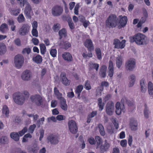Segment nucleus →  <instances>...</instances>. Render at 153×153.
I'll use <instances>...</instances> for the list:
<instances>
[{"label": "nucleus", "instance_id": "nucleus-1", "mask_svg": "<svg viewBox=\"0 0 153 153\" xmlns=\"http://www.w3.org/2000/svg\"><path fill=\"white\" fill-rule=\"evenodd\" d=\"M120 18L119 21L118 18L115 14L110 15L105 21L106 27L109 28H114L116 26L119 29L125 27L127 24L128 19L126 16H119Z\"/></svg>", "mask_w": 153, "mask_h": 153}, {"label": "nucleus", "instance_id": "nucleus-2", "mask_svg": "<svg viewBox=\"0 0 153 153\" xmlns=\"http://www.w3.org/2000/svg\"><path fill=\"white\" fill-rule=\"evenodd\" d=\"M145 37V36L144 35L138 33L133 36L130 37L129 40L131 43L135 42L138 45H143L146 44Z\"/></svg>", "mask_w": 153, "mask_h": 153}, {"label": "nucleus", "instance_id": "nucleus-3", "mask_svg": "<svg viewBox=\"0 0 153 153\" xmlns=\"http://www.w3.org/2000/svg\"><path fill=\"white\" fill-rule=\"evenodd\" d=\"M13 98L14 102L19 105H22L25 101V98L22 94L16 92L13 94Z\"/></svg>", "mask_w": 153, "mask_h": 153}, {"label": "nucleus", "instance_id": "nucleus-4", "mask_svg": "<svg viewBox=\"0 0 153 153\" xmlns=\"http://www.w3.org/2000/svg\"><path fill=\"white\" fill-rule=\"evenodd\" d=\"M30 99L32 102L35 103L37 106H41L42 107L44 106L42 98L39 95L32 96L30 97Z\"/></svg>", "mask_w": 153, "mask_h": 153}, {"label": "nucleus", "instance_id": "nucleus-5", "mask_svg": "<svg viewBox=\"0 0 153 153\" xmlns=\"http://www.w3.org/2000/svg\"><path fill=\"white\" fill-rule=\"evenodd\" d=\"M24 60V58L22 55L18 54L16 56L14 60L16 67L18 68H21L23 64Z\"/></svg>", "mask_w": 153, "mask_h": 153}, {"label": "nucleus", "instance_id": "nucleus-6", "mask_svg": "<svg viewBox=\"0 0 153 153\" xmlns=\"http://www.w3.org/2000/svg\"><path fill=\"white\" fill-rule=\"evenodd\" d=\"M114 111V102L111 101H109L106 104L105 107V111L108 115H113Z\"/></svg>", "mask_w": 153, "mask_h": 153}, {"label": "nucleus", "instance_id": "nucleus-7", "mask_svg": "<svg viewBox=\"0 0 153 153\" xmlns=\"http://www.w3.org/2000/svg\"><path fill=\"white\" fill-rule=\"evenodd\" d=\"M25 5L26 6L24 10V13L27 19H30L32 16L34 15L32 7L29 3Z\"/></svg>", "mask_w": 153, "mask_h": 153}, {"label": "nucleus", "instance_id": "nucleus-8", "mask_svg": "<svg viewBox=\"0 0 153 153\" xmlns=\"http://www.w3.org/2000/svg\"><path fill=\"white\" fill-rule=\"evenodd\" d=\"M136 62L135 59H130L127 60L125 64V67L127 70L132 71L135 67Z\"/></svg>", "mask_w": 153, "mask_h": 153}, {"label": "nucleus", "instance_id": "nucleus-9", "mask_svg": "<svg viewBox=\"0 0 153 153\" xmlns=\"http://www.w3.org/2000/svg\"><path fill=\"white\" fill-rule=\"evenodd\" d=\"M32 77V74L30 71L26 69L24 71L21 75L22 79L24 81L30 80Z\"/></svg>", "mask_w": 153, "mask_h": 153}, {"label": "nucleus", "instance_id": "nucleus-10", "mask_svg": "<svg viewBox=\"0 0 153 153\" xmlns=\"http://www.w3.org/2000/svg\"><path fill=\"white\" fill-rule=\"evenodd\" d=\"M126 41L123 40L121 42L118 39H115L114 40L113 44L114 45V48L117 49H123L125 46Z\"/></svg>", "mask_w": 153, "mask_h": 153}, {"label": "nucleus", "instance_id": "nucleus-11", "mask_svg": "<svg viewBox=\"0 0 153 153\" xmlns=\"http://www.w3.org/2000/svg\"><path fill=\"white\" fill-rule=\"evenodd\" d=\"M63 11V9L61 7L56 5L52 7L51 13L53 16H57L60 15Z\"/></svg>", "mask_w": 153, "mask_h": 153}, {"label": "nucleus", "instance_id": "nucleus-12", "mask_svg": "<svg viewBox=\"0 0 153 153\" xmlns=\"http://www.w3.org/2000/svg\"><path fill=\"white\" fill-rule=\"evenodd\" d=\"M68 126L70 131L72 133L75 134L77 131V127L75 122L73 120H69L68 122Z\"/></svg>", "mask_w": 153, "mask_h": 153}, {"label": "nucleus", "instance_id": "nucleus-13", "mask_svg": "<svg viewBox=\"0 0 153 153\" xmlns=\"http://www.w3.org/2000/svg\"><path fill=\"white\" fill-rule=\"evenodd\" d=\"M30 26L27 24H23L19 30V33L21 36H25L29 31Z\"/></svg>", "mask_w": 153, "mask_h": 153}, {"label": "nucleus", "instance_id": "nucleus-14", "mask_svg": "<svg viewBox=\"0 0 153 153\" xmlns=\"http://www.w3.org/2000/svg\"><path fill=\"white\" fill-rule=\"evenodd\" d=\"M47 139L48 142H50L51 144L55 145L59 142L60 138L57 135L51 134L48 137Z\"/></svg>", "mask_w": 153, "mask_h": 153}, {"label": "nucleus", "instance_id": "nucleus-15", "mask_svg": "<svg viewBox=\"0 0 153 153\" xmlns=\"http://www.w3.org/2000/svg\"><path fill=\"white\" fill-rule=\"evenodd\" d=\"M61 80L62 83L65 85H69L70 80H68L66 77V74L64 72H61L60 75Z\"/></svg>", "mask_w": 153, "mask_h": 153}, {"label": "nucleus", "instance_id": "nucleus-16", "mask_svg": "<svg viewBox=\"0 0 153 153\" xmlns=\"http://www.w3.org/2000/svg\"><path fill=\"white\" fill-rule=\"evenodd\" d=\"M110 146V144L108 142L107 140H105L104 143L101 144L100 146V151L101 153H103L107 151Z\"/></svg>", "mask_w": 153, "mask_h": 153}, {"label": "nucleus", "instance_id": "nucleus-17", "mask_svg": "<svg viewBox=\"0 0 153 153\" xmlns=\"http://www.w3.org/2000/svg\"><path fill=\"white\" fill-rule=\"evenodd\" d=\"M115 107L116 110L115 112L118 115H120L121 111L124 112L125 107L123 105H121V104L119 102H117L116 104Z\"/></svg>", "mask_w": 153, "mask_h": 153}, {"label": "nucleus", "instance_id": "nucleus-18", "mask_svg": "<svg viewBox=\"0 0 153 153\" xmlns=\"http://www.w3.org/2000/svg\"><path fill=\"white\" fill-rule=\"evenodd\" d=\"M84 45L90 51H93L94 49L92 42L90 39H86L84 43Z\"/></svg>", "mask_w": 153, "mask_h": 153}, {"label": "nucleus", "instance_id": "nucleus-19", "mask_svg": "<svg viewBox=\"0 0 153 153\" xmlns=\"http://www.w3.org/2000/svg\"><path fill=\"white\" fill-rule=\"evenodd\" d=\"M63 59L68 62H70L73 61V59L71 54L68 52H65L62 55Z\"/></svg>", "mask_w": 153, "mask_h": 153}, {"label": "nucleus", "instance_id": "nucleus-20", "mask_svg": "<svg viewBox=\"0 0 153 153\" xmlns=\"http://www.w3.org/2000/svg\"><path fill=\"white\" fill-rule=\"evenodd\" d=\"M109 85V83L108 82L105 81L102 82L101 83L100 86L98 87L97 91L101 93L103 90V87H108Z\"/></svg>", "mask_w": 153, "mask_h": 153}, {"label": "nucleus", "instance_id": "nucleus-21", "mask_svg": "<svg viewBox=\"0 0 153 153\" xmlns=\"http://www.w3.org/2000/svg\"><path fill=\"white\" fill-rule=\"evenodd\" d=\"M39 149V148L37 144L35 143H33L32 146L28 149L29 151L33 153H37Z\"/></svg>", "mask_w": 153, "mask_h": 153}, {"label": "nucleus", "instance_id": "nucleus-22", "mask_svg": "<svg viewBox=\"0 0 153 153\" xmlns=\"http://www.w3.org/2000/svg\"><path fill=\"white\" fill-rule=\"evenodd\" d=\"M59 45L65 49H68L71 46V44L68 41H61L59 43Z\"/></svg>", "mask_w": 153, "mask_h": 153}, {"label": "nucleus", "instance_id": "nucleus-23", "mask_svg": "<svg viewBox=\"0 0 153 153\" xmlns=\"http://www.w3.org/2000/svg\"><path fill=\"white\" fill-rule=\"evenodd\" d=\"M106 67L105 65H102L100 68L99 73L101 77L104 78L106 76Z\"/></svg>", "mask_w": 153, "mask_h": 153}, {"label": "nucleus", "instance_id": "nucleus-24", "mask_svg": "<svg viewBox=\"0 0 153 153\" xmlns=\"http://www.w3.org/2000/svg\"><path fill=\"white\" fill-rule=\"evenodd\" d=\"M58 34L59 36V39L60 40L62 38L63 36L65 37L67 36L66 30L64 28L59 30Z\"/></svg>", "mask_w": 153, "mask_h": 153}, {"label": "nucleus", "instance_id": "nucleus-25", "mask_svg": "<svg viewBox=\"0 0 153 153\" xmlns=\"http://www.w3.org/2000/svg\"><path fill=\"white\" fill-rule=\"evenodd\" d=\"M10 136L11 138L16 141H18L19 140V136L18 133L12 132L10 133Z\"/></svg>", "mask_w": 153, "mask_h": 153}, {"label": "nucleus", "instance_id": "nucleus-26", "mask_svg": "<svg viewBox=\"0 0 153 153\" xmlns=\"http://www.w3.org/2000/svg\"><path fill=\"white\" fill-rule=\"evenodd\" d=\"M9 142V139L6 136H2L0 138V145L7 144Z\"/></svg>", "mask_w": 153, "mask_h": 153}, {"label": "nucleus", "instance_id": "nucleus-27", "mask_svg": "<svg viewBox=\"0 0 153 153\" xmlns=\"http://www.w3.org/2000/svg\"><path fill=\"white\" fill-rule=\"evenodd\" d=\"M60 101L61 108L64 111H66L67 110L68 106L66 103V100L65 98H63V100Z\"/></svg>", "mask_w": 153, "mask_h": 153}, {"label": "nucleus", "instance_id": "nucleus-28", "mask_svg": "<svg viewBox=\"0 0 153 153\" xmlns=\"http://www.w3.org/2000/svg\"><path fill=\"white\" fill-rule=\"evenodd\" d=\"M32 59L33 61L35 62L37 64L41 63L42 61V56L39 55H37L36 56L33 57Z\"/></svg>", "mask_w": 153, "mask_h": 153}, {"label": "nucleus", "instance_id": "nucleus-29", "mask_svg": "<svg viewBox=\"0 0 153 153\" xmlns=\"http://www.w3.org/2000/svg\"><path fill=\"white\" fill-rule=\"evenodd\" d=\"M130 127L132 130L135 131L137 129V123L135 120H131L130 122Z\"/></svg>", "mask_w": 153, "mask_h": 153}, {"label": "nucleus", "instance_id": "nucleus-30", "mask_svg": "<svg viewBox=\"0 0 153 153\" xmlns=\"http://www.w3.org/2000/svg\"><path fill=\"white\" fill-rule=\"evenodd\" d=\"M83 88V86L82 85H79L77 87L76 90L75 91V93L77 94V97L79 99H80V96Z\"/></svg>", "mask_w": 153, "mask_h": 153}, {"label": "nucleus", "instance_id": "nucleus-31", "mask_svg": "<svg viewBox=\"0 0 153 153\" xmlns=\"http://www.w3.org/2000/svg\"><path fill=\"white\" fill-rule=\"evenodd\" d=\"M116 62L117 67L118 68H120L123 63L122 57L120 55H118V57L116 58Z\"/></svg>", "mask_w": 153, "mask_h": 153}, {"label": "nucleus", "instance_id": "nucleus-32", "mask_svg": "<svg viewBox=\"0 0 153 153\" xmlns=\"http://www.w3.org/2000/svg\"><path fill=\"white\" fill-rule=\"evenodd\" d=\"M105 104L102 102V100L101 98H99L98 99V105L99 107V110L101 111L103 108Z\"/></svg>", "mask_w": 153, "mask_h": 153}, {"label": "nucleus", "instance_id": "nucleus-33", "mask_svg": "<svg viewBox=\"0 0 153 153\" xmlns=\"http://www.w3.org/2000/svg\"><path fill=\"white\" fill-rule=\"evenodd\" d=\"M6 51V47L3 43H0V55L4 54Z\"/></svg>", "mask_w": 153, "mask_h": 153}, {"label": "nucleus", "instance_id": "nucleus-34", "mask_svg": "<svg viewBox=\"0 0 153 153\" xmlns=\"http://www.w3.org/2000/svg\"><path fill=\"white\" fill-rule=\"evenodd\" d=\"M95 139L96 140V142H97V148L98 147L100 146L102 143V140L101 138L100 137L96 136L95 137Z\"/></svg>", "mask_w": 153, "mask_h": 153}, {"label": "nucleus", "instance_id": "nucleus-35", "mask_svg": "<svg viewBox=\"0 0 153 153\" xmlns=\"http://www.w3.org/2000/svg\"><path fill=\"white\" fill-rule=\"evenodd\" d=\"M148 86L149 94L150 95H153V84L151 82H149Z\"/></svg>", "mask_w": 153, "mask_h": 153}, {"label": "nucleus", "instance_id": "nucleus-36", "mask_svg": "<svg viewBox=\"0 0 153 153\" xmlns=\"http://www.w3.org/2000/svg\"><path fill=\"white\" fill-rule=\"evenodd\" d=\"M2 111L3 114H5L7 117H8L9 111L8 108L6 105H5L3 106Z\"/></svg>", "mask_w": 153, "mask_h": 153}, {"label": "nucleus", "instance_id": "nucleus-37", "mask_svg": "<svg viewBox=\"0 0 153 153\" xmlns=\"http://www.w3.org/2000/svg\"><path fill=\"white\" fill-rule=\"evenodd\" d=\"M40 52L42 54L44 55L46 52V47L43 43H41L39 45Z\"/></svg>", "mask_w": 153, "mask_h": 153}, {"label": "nucleus", "instance_id": "nucleus-38", "mask_svg": "<svg viewBox=\"0 0 153 153\" xmlns=\"http://www.w3.org/2000/svg\"><path fill=\"white\" fill-rule=\"evenodd\" d=\"M98 128H99V131L100 134L102 136H104L105 134L104 130V128L102 124H100L98 125Z\"/></svg>", "mask_w": 153, "mask_h": 153}, {"label": "nucleus", "instance_id": "nucleus-39", "mask_svg": "<svg viewBox=\"0 0 153 153\" xmlns=\"http://www.w3.org/2000/svg\"><path fill=\"white\" fill-rule=\"evenodd\" d=\"M95 52L98 59L99 60L100 59L102 58L100 49L99 48H96L95 49Z\"/></svg>", "mask_w": 153, "mask_h": 153}, {"label": "nucleus", "instance_id": "nucleus-40", "mask_svg": "<svg viewBox=\"0 0 153 153\" xmlns=\"http://www.w3.org/2000/svg\"><path fill=\"white\" fill-rule=\"evenodd\" d=\"M68 22L70 29L71 30L74 29L75 27L74 25L71 18H68Z\"/></svg>", "mask_w": 153, "mask_h": 153}, {"label": "nucleus", "instance_id": "nucleus-41", "mask_svg": "<svg viewBox=\"0 0 153 153\" xmlns=\"http://www.w3.org/2000/svg\"><path fill=\"white\" fill-rule=\"evenodd\" d=\"M18 3L20 4V5L21 7H23L24 5H25L28 2L26 0H17Z\"/></svg>", "mask_w": 153, "mask_h": 153}, {"label": "nucleus", "instance_id": "nucleus-42", "mask_svg": "<svg viewBox=\"0 0 153 153\" xmlns=\"http://www.w3.org/2000/svg\"><path fill=\"white\" fill-rule=\"evenodd\" d=\"M60 27V26L59 24L57 23L54 24L53 27V30L54 31L56 32L59 30Z\"/></svg>", "mask_w": 153, "mask_h": 153}, {"label": "nucleus", "instance_id": "nucleus-43", "mask_svg": "<svg viewBox=\"0 0 153 153\" xmlns=\"http://www.w3.org/2000/svg\"><path fill=\"white\" fill-rule=\"evenodd\" d=\"M99 67V65L97 63H92L91 64L90 68L92 69H95L97 71Z\"/></svg>", "mask_w": 153, "mask_h": 153}, {"label": "nucleus", "instance_id": "nucleus-44", "mask_svg": "<svg viewBox=\"0 0 153 153\" xmlns=\"http://www.w3.org/2000/svg\"><path fill=\"white\" fill-rule=\"evenodd\" d=\"M18 21L19 23H22L25 21V18L22 14H20L17 18Z\"/></svg>", "mask_w": 153, "mask_h": 153}, {"label": "nucleus", "instance_id": "nucleus-45", "mask_svg": "<svg viewBox=\"0 0 153 153\" xmlns=\"http://www.w3.org/2000/svg\"><path fill=\"white\" fill-rule=\"evenodd\" d=\"M128 102V100L126 97H123L121 101V105H123L125 107V105L126 104L127 102Z\"/></svg>", "mask_w": 153, "mask_h": 153}, {"label": "nucleus", "instance_id": "nucleus-46", "mask_svg": "<svg viewBox=\"0 0 153 153\" xmlns=\"http://www.w3.org/2000/svg\"><path fill=\"white\" fill-rule=\"evenodd\" d=\"M27 131V127H25L22 130L18 132L19 136H22Z\"/></svg>", "mask_w": 153, "mask_h": 153}, {"label": "nucleus", "instance_id": "nucleus-47", "mask_svg": "<svg viewBox=\"0 0 153 153\" xmlns=\"http://www.w3.org/2000/svg\"><path fill=\"white\" fill-rule=\"evenodd\" d=\"M56 53L57 51L56 49H52L50 52L51 55L53 57L56 56Z\"/></svg>", "mask_w": 153, "mask_h": 153}, {"label": "nucleus", "instance_id": "nucleus-48", "mask_svg": "<svg viewBox=\"0 0 153 153\" xmlns=\"http://www.w3.org/2000/svg\"><path fill=\"white\" fill-rule=\"evenodd\" d=\"M7 28V25L5 23L3 24L0 26V30L2 32H4V29Z\"/></svg>", "mask_w": 153, "mask_h": 153}, {"label": "nucleus", "instance_id": "nucleus-49", "mask_svg": "<svg viewBox=\"0 0 153 153\" xmlns=\"http://www.w3.org/2000/svg\"><path fill=\"white\" fill-rule=\"evenodd\" d=\"M36 127V126L34 124L30 126L29 128V131L31 133H33Z\"/></svg>", "mask_w": 153, "mask_h": 153}, {"label": "nucleus", "instance_id": "nucleus-50", "mask_svg": "<svg viewBox=\"0 0 153 153\" xmlns=\"http://www.w3.org/2000/svg\"><path fill=\"white\" fill-rule=\"evenodd\" d=\"M85 88L87 90H89L91 89V86L88 80L85 81Z\"/></svg>", "mask_w": 153, "mask_h": 153}, {"label": "nucleus", "instance_id": "nucleus-51", "mask_svg": "<svg viewBox=\"0 0 153 153\" xmlns=\"http://www.w3.org/2000/svg\"><path fill=\"white\" fill-rule=\"evenodd\" d=\"M32 35L36 37L38 36V32L36 29H33L32 30Z\"/></svg>", "mask_w": 153, "mask_h": 153}, {"label": "nucleus", "instance_id": "nucleus-52", "mask_svg": "<svg viewBox=\"0 0 153 153\" xmlns=\"http://www.w3.org/2000/svg\"><path fill=\"white\" fill-rule=\"evenodd\" d=\"M144 115L145 117L147 118L149 117V110L146 107L144 110Z\"/></svg>", "mask_w": 153, "mask_h": 153}, {"label": "nucleus", "instance_id": "nucleus-53", "mask_svg": "<svg viewBox=\"0 0 153 153\" xmlns=\"http://www.w3.org/2000/svg\"><path fill=\"white\" fill-rule=\"evenodd\" d=\"M31 41L35 45H37L39 43V40L36 38H33Z\"/></svg>", "mask_w": 153, "mask_h": 153}, {"label": "nucleus", "instance_id": "nucleus-54", "mask_svg": "<svg viewBox=\"0 0 153 153\" xmlns=\"http://www.w3.org/2000/svg\"><path fill=\"white\" fill-rule=\"evenodd\" d=\"M30 51L31 50L30 48H25L23 49L22 52L23 53H27V54H29L30 53Z\"/></svg>", "mask_w": 153, "mask_h": 153}, {"label": "nucleus", "instance_id": "nucleus-55", "mask_svg": "<svg viewBox=\"0 0 153 153\" xmlns=\"http://www.w3.org/2000/svg\"><path fill=\"white\" fill-rule=\"evenodd\" d=\"M14 42L15 44L18 46H20L21 45L20 40L19 38L15 39Z\"/></svg>", "mask_w": 153, "mask_h": 153}, {"label": "nucleus", "instance_id": "nucleus-56", "mask_svg": "<svg viewBox=\"0 0 153 153\" xmlns=\"http://www.w3.org/2000/svg\"><path fill=\"white\" fill-rule=\"evenodd\" d=\"M13 122L16 123L18 124L21 122L20 117L18 116H16Z\"/></svg>", "mask_w": 153, "mask_h": 153}, {"label": "nucleus", "instance_id": "nucleus-57", "mask_svg": "<svg viewBox=\"0 0 153 153\" xmlns=\"http://www.w3.org/2000/svg\"><path fill=\"white\" fill-rule=\"evenodd\" d=\"M48 121L49 123L50 122L51 120H52L53 122H55L56 121V118L55 117L52 116L50 117H48Z\"/></svg>", "mask_w": 153, "mask_h": 153}, {"label": "nucleus", "instance_id": "nucleus-58", "mask_svg": "<svg viewBox=\"0 0 153 153\" xmlns=\"http://www.w3.org/2000/svg\"><path fill=\"white\" fill-rule=\"evenodd\" d=\"M45 118L44 117L38 120L37 122V125H42L43 124V122L44 121Z\"/></svg>", "mask_w": 153, "mask_h": 153}, {"label": "nucleus", "instance_id": "nucleus-59", "mask_svg": "<svg viewBox=\"0 0 153 153\" xmlns=\"http://www.w3.org/2000/svg\"><path fill=\"white\" fill-rule=\"evenodd\" d=\"M126 144L127 140H122L120 142V145L122 147H126Z\"/></svg>", "mask_w": 153, "mask_h": 153}, {"label": "nucleus", "instance_id": "nucleus-60", "mask_svg": "<svg viewBox=\"0 0 153 153\" xmlns=\"http://www.w3.org/2000/svg\"><path fill=\"white\" fill-rule=\"evenodd\" d=\"M8 24L10 25H13L14 24V22L13 19H8L7 20Z\"/></svg>", "mask_w": 153, "mask_h": 153}, {"label": "nucleus", "instance_id": "nucleus-61", "mask_svg": "<svg viewBox=\"0 0 153 153\" xmlns=\"http://www.w3.org/2000/svg\"><path fill=\"white\" fill-rule=\"evenodd\" d=\"M88 141L90 144L91 145H94L96 144V141L93 138H91L88 139Z\"/></svg>", "mask_w": 153, "mask_h": 153}, {"label": "nucleus", "instance_id": "nucleus-62", "mask_svg": "<svg viewBox=\"0 0 153 153\" xmlns=\"http://www.w3.org/2000/svg\"><path fill=\"white\" fill-rule=\"evenodd\" d=\"M67 97L69 98H72L74 97V94L73 91L69 92L67 94Z\"/></svg>", "mask_w": 153, "mask_h": 153}, {"label": "nucleus", "instance_id": "nucleus-63", "mask_svg": "<svg viewBox=\"0 0 153 153\" xmlns=\"http://www.w3.org/2000/svg\"><path fill=\"white\" fill-rule=\"evenodd\" d=\"M64 117H65L62 115H58L56 116V119L58 120L61 121L64 119Z\"/></svg>", "mask_w": 153, "mask_h": 153}, {"label": "nucleus", "instance_id": "nucleus-64", "mask_svg": "<svg viewBox=\"0 0 153 153\" xmlns=\"http://www.w3.org/2000/svg\"><path fill=\"white\" fill-rule=\"evenodd\" d=\"M129 79L130 80L135 81V76L134 75L132 74L129 77Z\"/></svg>", "mask_w": 153, "mask_h": 153}]
</instances>
